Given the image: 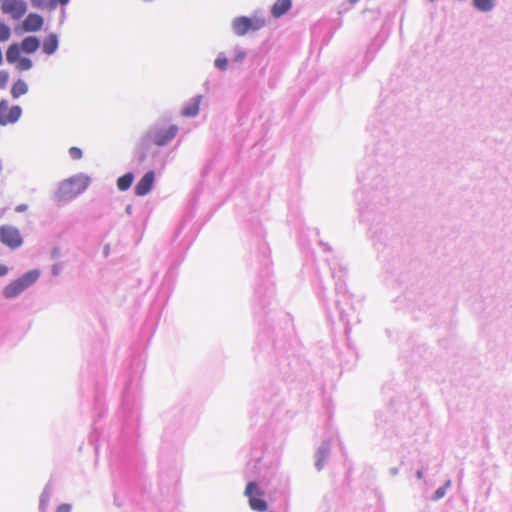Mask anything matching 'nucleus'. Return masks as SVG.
Returning a JSON list of instances; mask_svg holds the SVG:
<instances>
[{"instance_id": "nucleus-31", "label": "nucleus", "mask_w": 512, "mask_h": 512, "mask_svg": "<svg viewBox=\"0 0 512 512\" xmlns=\"http://www.w3.org/2000/svg\"><path fill=\"white\" fill-rule=\"evenodd\" d=\"M358 0H350L352 4L356 3Z\"/></svg>"}, {"instance_id": "nucleus-21", "label": "nucleus", "mask_w": 512, "mask_h": 512, "mask_svg": "<svg viewBox=\"0 0 512 512\" xmlns=\"http://www.w3.org/2000/svg\"><path fill=\"white\" fill-rule=\"evenodd\" d=\"M49 498H50V495H49V491L48 489L46 488L44 490V492L42 493L41 497H40V504H39V508L42 512H45L46 510V507L48 505V501H49Z\"/></svg>"}, {"instance_id": "nucleus-20", "label": "nucleus", "mask_w": 512, "mask_h": 512, "mask_svg": "<svg viewBox=\"0 0 512 512\" xmlns=\"http://www.w3.org/2000/svg\"><path fill=\"white\" fill-rule=\"evenodd\" d=\"M32 67V61L29 58L21 57L16 62V68L20 71H26L31 69Z\"/></svg>"}, {"instance_id": "nucleus-7", "label": "nucleus", "mask_w": 512, "mask_h": 512, "mask_svg": "<svg viewBox=\"0 0 512 512\" xmlns=\"http://www.w3.org/2000/svg\"><path fill=\"white\" fill-rule=\"evenodd\" d=\"M245 494L249 498V505L253 510L265 511L267 509V503L264 499L256 497L255 495L262 496L263 493L259 491L258 486L255 482H249L246 486Z\"/></svg>"}, {"instance_id": "nucleus-8", "label": "nucleus", "mask_w": 512, "mask_h": 512, "mask_svg": "<svg viewBox=\"0 0 512 512\" xmlns=\"http://www.w3.org/2000/svg\"><path fill=\"white\" fill-rule=\"evenodd\" d=\"M155 174L153 171H148L136 184L135 194L137 196H145L148 194L154 184Z\"/></svg>"}, {"instance_id": "nucleus-2", "label": "nucleus", "mask_w": 512, "mask_h": 512, "mask_svg": "<svg viewBox=\"0 0 512 512\" xmlns=\"http://www.w3.org/2000/svg\"><path fill=\"white\" fill-rule=\"evenodd\" d=\"M39 277L37 270H31L22 275L20 278L12 281L3 290V295L6 298H14L22 293L26 288L32 285Z\"/></svg>"}, {"instance_id": "nucleus-23", "label": "nucleus", "mask_w": 512, "mask_h": 512, "mask_svg": "<svg viewBox=\"0 0 512 512\" xmlns=\"http://www.w3.org/2000/svg\"><path fill=\"white\" fill-rule=\"evenodd\" d=\"M215 66L220 70H225L227 67V59L225 57H218L215 60Z\"/></svg>"}, {"instance_id": "nucleus-14", "label": "nucleus", "mask_w": 512, "mask_h": 512, "mask_svg": "<svg viewBox=\"0 0 512 512\" xmlns=\"http://www.w3.org/2000/svg\"><path fill=\"white\" fill-rule=\"evenodd\" d=\"M21 47L17 43L11 44L6 51V59L10 64H16L21 58Z\"/></svg>"}, {"instance_id": "nucleus-3", "label": "nucleus", "mask_w": 512, "mask_h": 512, "mask_svg": "<svg viewBox=\"0 0 512 512\" xmlns=\"http://www.w3.org/2000/svg\"><path fill=\"white\" fill-rule=\"evenodd\" d=\"M177 132L178 127L176 125H171L165 129L155 127L148 132L145 141L146 144L153 143L157 146H164L176 136Z\"/></svg>"}, {"instance_id": "nucleus-12", "label": "nucleus", "mask_w": 512, "mask_h": 512, "mask_svg": "<svg viewBox=\"0 0 512 512\" xmlns=\"http://www.w3.org/2000/svg\"><path fill=\"white\" fill-rule=\"evenodd\" d=\"M291 0H276L271 8V13L275 18L284 15L291 8Z\"/></svg>"}, {"instance_id": "nucleus-28", "label": "nucleus", "mask_w": 512, "mask_h": 512, "mask_svg": "<svg viewBox=\"0 0 512 512\" xmlns=\"http://www.w3.org/2000/svg\"><path fill=\"white\" fill-rule=\"evenodd\" d=\"M0 79L5 82L7 80V73L6 72H0Z\"/></svg>"}, {"instance_id": "nucleus-1", "label": "nucleus", "mask_w": 512, "mask_h": 512, "mask_svg": "<svg viewBox=\"0 0 512 512\" xmlns=\"http://www.w3.org/2000/svg\"><path fill=\"white\" fill-rule=\"evenodd\" d=\"M90 184V178L86 175H76L60 185L59 192L64 198H72L83 193Z\"/></svg>"}, {"instance_id": "nucleus-10", "label": "nucleus", "mask_w": 512, "mask_h": 512, "mask_svg": "<svg viewBox=\"0 0 512 512\" xmlns=\"http://www.w3.org/2000/svg\"><path fill=\"white\" fill-rule=\"evenodd\" d=\"M252 28V22L247 17H238L233 21V30L238 36L245 35Z\"/></svg>"}, {"instance_id": "nucleus-26", "label": "nucleus", "mask_w": 512, "mask_h": 512, "mask_svg": "<svg viewBox=\"0 0 512 512\" xmlns=\"http://www.w3.org/2000/svg\"><path fill=\"white\" fill-rule=\"evenodd\" d=\"M28 209V206L26 204H20L15 207L16 212H24Z\"/></svg>"}, {"instance_id": "nucleus-9", "label": "nucleus", "mask_w": 512, "mask_h": 512, "mask_svg": "<svg viewBox=\"0 0 512 512\" xmlns=\"http://www.w3.org/2000/svg\"><path fill=\"white\" fill-rule=\"evenodd\" d=\"M43 26V18L35 13H30L24 19L22 27L26 32H35L41 29Z\"/></svg>"}, {"instance_id": "nucleus-22", "label": "nucleus", "mask_w": 512, "mask_h": 512, "mask_svg": "<svg viewBox=\"0 0 512 512\" xmlns=\"http://www.w3.org/2000/svg\"><path fill=\"white\" fill-rule=\"evenodd\" d=\"M69 155L74 160H79L82 158V150L78 147H71L69 149Z\"/></svg>"}, {"instance_id": "nucleus-6", "label": "nucleus", "mask_w": 512, "mask_h": 512, "mask_svg": "<svg viewBox=\"0 0 512 512\" xmlns=\"http://www.w3.org/2000/svg\"><path fill=\"white\" fill-rule=\"evenodd\" d=\"M1 11L13 20H19L26 14L27 4L23 0H3Z\"/></svg>"}, {"instance_id": "nucleus-13", "label": "nucleus", "mask_w": 512, "mask_h": 512, "mask_svg": "<svg viewBox=\"0 0 512 512\" xmlns=\"http://www.w3.org/2000/svg\"><path fill=\"white\" fill-rule=\"evenodd\" d=\"M39 40L34 36H29L23 39L21 42V49L25 53H34L39 48Z\"/></svg>"}, {"instance_id": "nucleus-18", "label": "nucleus", "mask_w": 512, "mask_h": 512, "mask_svg": "<svg viewBox=\"0 0 512 512\" xmlns=\"http://www.w3.org/2000/svg\"><path fill=\"white\" fill-rule=\"evenodd\" d=\"M473 4L476 9L482 12L491 11L494 7L493 0H473Z\"/></svg>"}, {"instance_id": "nucleus-24", "label": "nucleus", "mask_w": 512, "mask_h": 512, "mask_svg": "<svg viewBox=\"0 0 512 512\" xmlns=\"http://www.w3.org/2000/svg\"><path fill=\"white\" fill-rule=\"evenodd\" d=\"M70 511H71V506L69 504H62L56 510V512H70Z\"/></svg>"}, {"instance_id": "nucleus-11", "label": "nucleus", "mask_w": 512, "mask_h": 512, "mask_svg": "<svg viewBox=\"0 0 512 512\" xmlns=\"http://www.w3.org/2000/svg\"><path fill=\"white\" fill-rule=\"evenodd\" d=\"M202 101V96L198 95L194 97L190 103H188L181 111V115L184 117H194L199 112V106Z\"/></svg>"}, {"instance_id": "nucleus-25", "label": "nucleus", "mask_w": 512, "mask_h": 512, "mask_svg": "<svg viewBox=\"0 0 512 512\" xmlns=\"http://www.w3.org/2000/svg\"><path fill=\"white\" fill-rule=\"evenodd\" d=\"M445 495V489L439 488L435 493V499H439Z\"/></svg>"}, {"instance_id": "nucleus-19", "label": "nucleus", "mask_w": 512, "mask_h": 512, "mask_svg": "<svg viewBox=\"0 0 512 512\" xmlns=\"http://www.w3.org/2000/svg\"><path fill=\"white\" fill-rule=\"evenodd\" d=\"M11 37V29L4 22L0 21V42H6Z\"/></svg>"}, {"instance_id": "nucleus-15", "label": "nucleus", "mask_w": 512, "mask_h": 512, "mask_svg": "<svg viewBox=\"0 0 512 512\" xmlns=\"http://www.w3.org/2000/svg\"><path fill=\"white\" fill-rule=\"evenodd\" d=\"M58 47V39L57 36L51 34L43 43V51L44 53L50 55L53 54Z\"/></svg>"}, {"instance_id": "nucleus-16", "label": "nucleus", "mask_w": 512, "mask_h": 512, "mask_svg": "<svg viewBox=\"0 0 512 512\" xmlns=\"http://www.w3.org/2000/svg\"><path fill=\"white\" fill-rule=\"evenodd\" d=\"M27 91V84L23 80L19 79L13 84L11 88V95L13 96V98L17 99L20 96L26 94Z\"/></svg>"}, {"instance_id": "nucleus-17", "label": "nucleus", "mask_w": 512, "mask_h": 512, "mask_svg": "<svg viewBox=\"0 0 512 512\" xmlns=\"http://www.w3.org/2000/svg\"><path fill=\"white\" fill-rule=\"evenodd\" d=\"M133 180H134L133 174L132 173H126L123 176L118 178V180H117V188L120 191H126V190H128L131 187V185L133 183Z\"/></svg>"}, {"instance_id": "nucleus-27", "label": "nucleus", "mask_w": 512, "mask_h": 512, "mask_svg": "<svg viewBox=\"0 0 512 512\" xmlns=\"http://www.w3.org/2000/svg\"><path fill=\"white\" fill-rule=\"evenodd\" d=\"M8 273V268L3 265V264H0V276H4Z\"/></svg>"}, {"instance_id": "nucleus-29", "label": "nucleus", "mask_w": 512, "mask_h": 512, "mask_svg": "<svg viewBox=\"0 0 512 512\" xmlns=\"http://www.w3.org/2000/svg\"><path fill=\"white\" fill-rule=\"evenodd\" d=\"M243 58H244V53H242V52H241V53H239V54H238V56H237L236 60H237V61H240V60H242Z\"/></svg>"}, {"instance_id": "nucleus-30", "label": "nucleus", "mask_w": 512, "mask_h": 512, "mask_svg": "<svg viewBox=\"0 0 512 512\" xmlns=\"http://www.w3.org/2000/svg\"><path fill=\"white\" fill-rule=\"evenodd\" d=\"M69 0H59V2L62 4V5H65L68 3Z\"/></svg>"}, {"instance_id": "nucleus-4", "label": "nucleus", "mask_w": 512, "mask_h": 512, "mask_svg": "<svg viewBox=\"0 0 512 512\" xmlns=\"http://www.w3.org/2000/svg\"><path fill=\"white\" fill-rule=\"evenodd\" d=\"M0 241L10 249H17L23 244L20 231L11 225H2L0 227Z\"/></svg>"}, {"instance_id": "nucleus-5", "label": "nucleus", "mask_w": 512, "mask_h": 512, "mask_svg": "<svg viewBox=\"0 0 512 512\" xmlns=\"http://www.w3.org/2000/svg\"><path fill=\"white\" fill-rule=\"evenodd\" d=\"M21 115L22 109L20 106H10L7 100L0 101V126L16 123Z\"/></svg>"}]
</instances>
